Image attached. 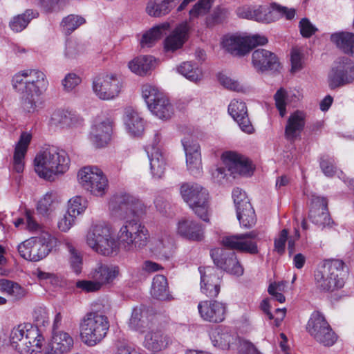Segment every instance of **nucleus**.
Wrapping results in <instances>:
<instances>
[{
    "mask_svg": "<svg viewBox=\"0 0 354 354\" xmlns=\"http://www.w3.org/2000/svg\"><path fill=\"white\" fill-rule=\"evenodd\" d=\"M109 208L113 216L124 221L118 232L121 242L138 249L149 243V232L139 221L147 212L142 201L126 194H115L109 200Z\"/></svg>",
    "mask_w": 354,
    "mask_h": 354,
    "instance_id": "nucleus-1",
    "label": "nucleus"
},
{
    "mask_svg": "<svg viewBox=\"0 0 354 354\" xmlns=\"http://www.w3.org/2000/svg\"><path fill=\"white\" fill-rule=\"evenodd\" d=\"M42 309L35 310V324H21L12 328L10 334L12 348L20 354H41L43 351L44 337L40 327L44 325L41 316Z\"/></svg>",
    "mask_w": 354,
    "mask_h": 354,
    "instance_id": "nucleus-2",
    "label": "nucleus"
},
{
    "mask_svg": "<svg viewBox=\"0 0 354 354\" xmlns=\"http://www.w3.org/2000/svg\"><path fill=\"white\" fill-rule=\"evenodd\" d=\"M84 241L91 250L104 256H111L119 250L114 230L104 223L93 224L86 232Z\"/></svg>",
    "mask_w": 354,
    "mask_h": 354,
    "instance_id": "nucleus-3",
    "label": "nucleus"
},
{
    "mask_svg": "<svg viewBox=\"0 0 354 354\" xmlns=\"http://www.w3.org/2000/svg\"><path fill=\"white\" fill-rule=\"evenodd\" d=\"M109 329L108 317L97 312L86 313L80 323V337L82 343L94 346L106 336Z\"/></svg>",
    "mask_w": 354,
    "mask_h": 354,
    "instance_id": "nucleus-4",
    "label": "nucleus"
},
{
    "mask_svg": "<svg viewBox=\"0 0 354 354\" xmlns=\"http://www.w3.org/2000/svg\"><path fill=\"white\" fill-rule=\"evenodd\" d=\"M180 192L195 215L203 221L209 223L212 211L208 191L196 183H185L181 185Z\"/></svg>",
    "mask_w": 354,
    "mask_h": 354,
    "instance_id": "nucleus-5",
    "label": "nucleus"
},
{
    "mask_svg": "<svg viewBox=\"0 0 354 354\" xmlns=\"http://www.w3.org/2000/svg\"><path fill=\"white\" fill-rule=\"evenodd\" d=\"M345 276L344 263L342 260L327 261L315 272V284L320 290L334 291L344 286Z\"/></svg>",
    "mask_w": 354,
    "mask_h": 354,
    "instance_id": "nucleus-6",
    "label": "nucleus"
},
{
    "mask_svg": "<svg viewBox=\"0 0 354 354\" xmlns=\"http://www.w3.org/2000/svg\"><path fill=\"white\" fill-rule=\"evenodd\" d=\"M26 86L21 96V104L24 110L30 112L42 103V88L44 74L35 69L24 70Z\"/></svg>",
    "mask_w": 354,
    "mask_h": 354,
    "instance_id": "nucleus-7",
    "label": "nucleus"
},
{
    "mask_svg": "<svg viewBox=\"0 0 354 354\" xmlns=\"http://www.w3.org/2000/svg\"><path fill=\"white\" fill-rule=\"evenodd\" d=\"M142 95L151 112L160 120H167L174 113V107L167 96L156 86L145 84Z\"/></svg>",
    "mask_w": 354,
    "mask_h": 354,
    "instance_id": "nucleus-8",
    "label": "nucleus"
},
{
    "mask_svg": "<svg viewBox=\"0 0 354 354\" xmlns=\"http://www.w3.org/2000/svg\"><path fill=\"white\" fill-rule=\"evenodd\" d=\"M77 179L81 186L91 195L104 196L109 189V181L101 169L87 166L82 168L77 174Z\"/></svg>",
    "mask_w": 354,
    "mask_h": 354,
    "instance_id": "nucleus-9",
    "label": "nucleus"
},
{
    "mask_svg": "<svg viewBox=\"0 0 354 354\" xmlns=\"http://www.w3.org/2000/svg\"><path fill=\"white\" fill-rule=\"evenodd\" d=\"M70 159L66 152L59 147H46V180L55 181L69 168Z\"/></svg>",
    "mask_w": 354,
    "mask_h": 354,
    "instance_id": "nucleus-10",
    "label": "nucleus"
},
{
    "mask_svg": "<svg viewBox=\"0 0 354 354\" xmlns=\"http://www.w3.org/2000/svg\"><path fill=\"white\" fill-rule=\"evenodd\" d=\"M306 330L317 342L325 346L333 345L337 340V335L319 312L312 313Z\"/></svg>",
    "mask_w": 354,
    "mask_h": 354,
    "instance_id": "nucleus-11",
    "label": "nucleus"
},
{
    "mask_svg": "<svg viewBox=\"0 0 354 354\" xmlns=\"http://www.w3.org/2000/svg\"><path fill=\"white\" fill-rule=\"evenodd\" d=\"M122 81L115 73H105L97 77L93 82V91L102 100H111L118 96L122 88Z\"/></svg>",
    "mask_w": 354,
    "mask_h": 354,
    "instance_id": "nucleus-12",
    "label": "nucleus"
},
{
    "mask_svg": "<svg viewBox=\"0 0 354 354\" xmlns=\"http://www.w3.org/2000/svg\"><path fill=\"white\" fill-rule=\"evenodd\" d=\"M354 81V63L348 57H342L335 61L328 75V86L331 89L344 86Z\"/></svg>",
    "mask_w": 354,
    "mask_h": 354,
    "instance_id": "nucleus-13",
    "label": "nucleus"
},
{
    "mask_svg": "<svg viewBox=\"0 0 354 354\" xmlns=\"http://www.w3.org/2000/svg\"><path fill=\"white\" fill-rule=\"evenodd\" d=\"M113 120L106 115H100L91 127L89 139L96 148L106 147L111 140Z\"/></svg>",
    "mask_w": 354,
    "mask_h": 354,
    "instance_id": "nucleus-14",
    "label": "nucleus"
},
{
    "mask_svg": "<svg viewBox=\"0 0 354 354\" xmlns=\"http://www.w3.org/2000/svg\"><path fill=\"white\" fill-rule=\"evenodd\" d=\"M211 256L217 267L237 277L243 274L244 269L234 252L221 248H215L212 250Z\"/></svg>",
    "mask_w": 354,
    "mask_h": 354,
    "instance_id": "nucleus-15",
    "label": "nucleus"
},
{
    "mask_svg": "<svg viewBox=\"0 0 354 354\" xmlns=\"http://www.w3.org/2000/svg\"><path fill=\"white\" fill-rule=\"evenodd\" d=\"M253 19L257 21L270 23L285 17L286 19H292L295 15V9H288L276 3L270 6H260L253 8Z\"/></svg>",
    "mask_w": 354,
    "mask_h": 354,
    "instance_id": "nucleus-16",
    "label": "nucleus"
},
{
    "mask_svg": "<svg viewBox=\"0 0 354 354\" xmlns=\"http://www.w3.org/2000/svg\"><path fill=\"white\" fill-rule=\"evenodd\" d=\"M182 144L186 156L187 167L191 174L200 175L202 171L201 147L192 137H185Z\"/></svg>",
    "mask_w": 354,
    "mask_h": 354,
    "instance_id": "nucleus-17",
    "label": "nucleus"
},
{
    "mask_svg": "<svg viewBox=\"0 0 354 354\" xmlns=\"http://www.w3.org/2000/svg\"><path fill=\"white\" fill-rule=\"evenodd\" d=\"M201 274V290L209 297H216L220 292L222 273L213 267L199 268Z\"/></svg>",
    "mask_w": 354,
    "mask_h": 354,
    "instance_id": "nucleus-18",
    "label": "nucleus"
},
{
    "mask_svg": "<svg viewBox=\"0 0 354 354\" xmlns=\"http://www.w3.org/2000/svg\"><path fill=\"white\" fill-rule=\"evenodd\" d=\"M189 30L190 26L187 21L178 24L163 41L165 52L173 53L181 49L189 39Z\"/></svg>",
    "mask_w": 354,
    "mask_h": 354,
    "instance_id": "nucleus-19",
    "label": "nucleus"
},
{
    "mask_svg": "<svg viewBox=\"0 0 354 354\" xmlns=\"http://www.w3.org/2000/svg\"><path fill=\"white\" fill-rule=\"evenodd\" d=\"M256 236L253 232L227 236L222 239L221 243L225 247L231 250L255 254L258 252L257 244L253 241Z\"/></svg>",
    "mask_w": 354,
    "mask_h": 354,
    "instance_id": "nucleus-20",
    "label": "nucleus"
},
{
    "mask_svg": "<svg viewBox=\"0 0 354 354\" xmlns=\"http://www.w3.org/2000/svg\"><path fill=\"white\" fill-rule=\"evenodd\" d=\"M198 309L203 320L218 323L225 319L227 306L218 301H203L198 304Z\"/></svg>",
    "mask_w": 354,
    "mask_h": 354,
    "instance_id": "nucleus-21",
    "label": "nucleus"
},
{
    "mask_svg": "<svg viewBox=\"0 0 354 354\" xmlns=\"http://www.w3.org/2000/svg\"><path fill=\"white\" fill-rule=\"evenodd\" d=\"M228 113L243 132L248 134L254 132V129L248 118L246 104L243 101L232 100L228 106Z\"/></svg>",
    "mask_w": 354,
    "mask_h": 354,
    "instance_id": "nucleus-22",
    "label": "nucleus"
},
{
    "mask_svg": "<svg viewBox=\"0 0 354 354\" xmlns=\"http://www.w3.org/2000/svg\"><path fill=\"white\" fill-rule=\"evenodd\" d=\"M171 344L170 337L158 328L147 331L143 342L144 347L153 354L165 350Z\"/></svg>",
    "mask_w": 354,
    "mask_h": 354,
    "instance_id": "nucleus-23",
    "label": "nucleus"
},
{
    "mask_svg": "<svg viewBox=\"0 0 354 354\" xmlns=\"http://www.w3.org/2000/svg\"><path fill=\"white\" fill-rule=\"evenodd\" d=\"M176 233L192 241H200L204 237V230L200 223L191 218H182L176 224Z\"/></svg>",
    "mask_w": 354,
    "mask_h": 354,
    "instance_id": "nucleus-24",
    "label": "nucleus"
},
{
    "mask_svg": "<svg viewBox=\"0 0 354 354\" xmlns=\"http://www.w3.org/2000/svg\"><path fill=\"white\" fill-rule=\"evenodd\" d=\"M309 217L313 223L320 226H327L330 223V218L327 209V201L324 197L313 196Z\"/></svg>",
    "mask_w": 354,
    "mask_h": 354,
    "instance_id": "nucleus-25",
    "label": "nucleus"
},
{
    "mask_svg": "<svg viewBox=\"0 0 354 354\" xmlns=\"http://www.w3.org/2000/svg\"><path fill=\"white\" fill-rule=\"evenodd\" d=\"M74 345L73 337L64 331L54 332L46 347V354H60L70 351Z\"/></svg>",
    "mask_w": 354,
    "mask_h": 354,
    "instance_id": "nucleus-26",
    "label": "nucleus"
},
{
    "mask_svg": "<svg viewBox=\"0 0 354 354\" xmlns=\"http://www.w3.org/2000/svg\"><path fill=\"white\" fill-rule=\"evenodd\" d=\"M92 278L97 281L101 286L110 285L120 276L119 266L113 264H98L91 272Z\"/></svg>",
    "mask_w": 354,
    "mask_h": 354,
    "instance_id": "nucleus-27",
    "label": "nucleus"
},
{
    "mask_svg": "<svg viewBox=\"0 0 354 354\" xmlns=\"http://www.w3.org/2000/svg\"><path fill=\"white\" fill-rule=\"evenodd\" d=\"M252 64L259 72H265L274 68L278 65L276 55L266 49H257L252 53Z\"/></svg>",
    "mask_w": 354,
    "mask_h": 354,
    "instance_id": "nucleus-28",
    "label": "nucleus"
},
{
    "mask_svg": "<svg viewBox=\"0 0 354 354\" xmlns=\"http://www.w3.org/2000/svg\"><path fill=\"white\" fill-rule=\"evenodd\" d=\"M221 46L225 50L234 55L242 56L248 53L246 36L226 35L222 39Z\"/></svg>",
    "mask_w": 354,
    "mask_h": 354,
    "instance_id": "nucleus-29",
    "label": "nucleus"
},
{
    "mask_svg": "<svg viewBox=\"0 0 354 354\" xmlns=\"http://www.w3.org/2000/svg\"><path fill=\"white\" fill-rule=\"evenodd\" d=\"M31 139V134L23 132L15 145L13 156V169L17 173H21L24 169V158Z\"/></svg>",
    "mask_w": 354,
    "mask_h": 354,
    "instance_id": "nucleus-30",
    "label": "nucleus"
},
{
    "mask_svg": "<svg viewBox=\"0 0 354 354\" xmlns=\"http://www.w3.org/2000/svg\"><path fill=\"white\" fill-rule=\"evenodd\" d=\"M124 123L127 132L132 137H140L145 131V123L143 118L131 109L126 110Z\"/></svg>",
    "mask_w": 354,
    "mask_h": 354,
    "instance_id": "nucleus-31",
    "label": "nucleus"
},
{
    "mask_svg": "<svg viewBox=\"0 0 354 354\" xmlns=\"http://www.w3.org/2000/svg\"><path fill=\"white\" fill-rule=\"evenodd\" d=\"M157 65V60L153 56L141 55L131 59L128 64V68L134 74L145 76L149 71L154 69Z\"/></svg>",
    "mask_w": 354,
    "mask_h": 354,
    "instance_id": "nucleus-32",
    "label": "nucleus"
},
{
    "mask_svg": "<svg viewBox=\"0 0 354 354\" xmlns=\"http://www.w3.org/2000/svg\"><path fill=\"white\" fill-rule=\"evenodd\" d=\"M306 113L301 111H296L291 113L285 128V135L288 140H295L304 128Z\"/></svg>",
    "mask_w": 354,
    "mask_h": 354,
    "instance_id": "nucleus-33",
    "label": "nucleus"
},
{
    "mask_svg": "<svg viewBox=\"0 0 354 354\" xmlns=\"http://www.w3.org/2000/svg\"><path fill=\"white\" fill-rule=\"evenodd\" d=\"M146 151L149 159L150 169L154 178H160L165 173L166 162L160 147H147Z\"/></svg>",
    "mask_w": 354,
    "mask_h": 354,
    "instance_id": "nucleus-34",
    "label": "nucleus"
},
{
    "mask_svg": "<svg viewBox=\"0 0 354 354\" xmlns=\"http://www.w3.org/2000/svg\"><path fill=\"white\" fill-rule=\"evenodd\" d=\"M209 337L212 344L223 350L231 348L237 341L236 337L231 335L227 330L216 327L210 330Z\"/></svg>",
    "mask_w": 354,
    "mask_h": 354,
    "instance_id": "nucleus-35",
    "label": "nucleus"
},
{
    "mask_svg": "<svg viewBox=\"0 0 354 354\" xmlns=\"http://www.w3.org/2000/svg\"><path fill=\"white\" fill-rule=\"evenodd\" d=\"M130 329L144 333L149 328V322L147 317L146 310L142 307L133 308L131 317L128 322Z\"/></svg>",
    "mask_w": 354,
    "mask_h": 354,
    "instance_id": "nucleus-36",
    "label": "nucleus"
},
{
    "mask_svg": "<svg viewBox=\"0 0 354 354\" xmlns=\"http://www.w3.org/2000/svg\"><path fill=\"white\" fill-rule=\"evenodd\" d=\"M330 40L344 53L354 55V34L338 32L331 35Z\"/></svg>",
    "mask_w": 354,
    "mask_h": 354,
    "instance_id": "nucleus-37",
    "label": "nucleus"
},
{
    "mask_svg": "<svg viewBox=\"0 0 354 354\" xmlns=\"http://www.w3.org/2000/svg\"><path fill=\"white\" fill-rule=\"evenodd\" d=\"M169 28V24L165 22L153 26L149 31L143 34L140 40L142 47H151L163 35L165 31Z\"/></svg>",
    "mask_w": 354,
    "mask_h": 354,
    "instance_id": "nucleus-38",
    "label": "nucleus"
},
{
    "mask_svg": "<svg viewBox=\"0 0 354 354\" xmlns=\"http://www.w3.org/2000/svg\"><path fill=\"white\" fill-rule=\"evenodd\" d=\"M174 7L168 0H150L146 7L147 13L153 17H160L168 14Z\"/></svg>",
    "mask_w": 354,
    "mask_h": 354,
    "instance_id": "nucleus-39",
    "label": "nucleus"
},
{
    "mask_svg": "<svg viewBox=\"0 0 354 354\" xmlns=\"http://www.w3.org/2000/svg\"><path fill=\"white\" fill-rule=\"evenodd\" d=\"M151 294L154 298L160 300L169 299L170 298L168 283L165 276L158 274L153 277Z\"/></svg>",
    "mask_w": 354,
    "mask_h": 354,
    "instance_id": "nucleus-40",
    "label": "nucleus"
},
{
    "mask_svg": "<svg viewBox=\"0 0 354 354\" xmlns=\"http://www.w3.org/2000/svg\"><path fill=\"white\" fill-rule=\"evenodd\" d=\"M85 23L86 19L82 16L68 15L60 23L61 30L64 35H69Z\"/></svg>",
    "mask_w": 354,
    "mask_h": 354,
    "instance_id": "nucleus-41",
    "label": "nucleus"
},
{
    "mask_svg": "<svg viewBox=\"0 0 354 354\" xmlns=\"http://www.w3.org/2000/svg\"><path fill=\"white\" fill-rule=\"evenodd\" d=\"M39 13L37 11L27 10L24 14L14 17L10 21V27L16 32H21L28 26L32 19L37 17Z\"/></svg>",
    "mask_w": 354,
    "mask_h": 354,
    "instance_id": "nucleus-42",
    "label": "nucleus"
},
{
    "mask_svg": "<svg viewBox=\"0 0 354 354\" xmlns=\"http://www.w3.org/2000/svg\"><path fill=\"white\" fill-rule=\"evenodd\" d=\"M178 73L191 82H198L203 78L202 71L189 62H183L177 67Z\"/></svg>",
    "mask_w": 354,
    "mask_h": 354,
    "instance_id": "nucleus-43",
    "label": "nucleus"
},
{
    "mask_svg": "<svg viewBox=\"0 0 354 354\" xmlns=\"http://www.w3.org/2000/svg\"><path fill=\"white\" fill-rule=\"evenodd\" d=\"M84 126V119L75 111L66 109L62 129L70 131L80 130Z\"/></svg>",
    "mask_w": 354,
    "mask_h": 354,
    "instance_id": "nucleus-44",
    "label": "nucleus"
},
{
    "mask_svg": "<svg viewBox=\"0 0 354 354\" xmlns=\"http://www.w3.org/2000/svg\"><path fill=\"white\" fill-rule=\"evenodd\" d=\"M59 206V197L55 192L46 194V221L54 218Z\"/></svg>",
    "mask_w": 354,
    "mask_h": 354,
    "instance_id": "nucleus-45",
    "label": "nucleus"
},
{
    "mask_svg": "<svg viewBox=\"0 0 354 354\" xmlns=\"http://www.w3.org/2000/svg\"><path fill=\"white\" fill-rule=\"evenodd\" d=\"M236 216L241 225L243 227L250 228L256 223L254 210L251 205L246 204V207L238 210Z\"/></svg>",
    "mask_w": 354,
    "mask_h": 354,
    "instance_id": "nucleus-46",
    "label": "nucleus"
},
{
    "mask_svg": "<svg viewBox=\"0 0 354 354\" xmlns=\"http://www.w3.org/2000/svg\"><path fill=\"white\" fill-rule=\"evenodd\" d=\"M86 207L87 202L85 198L80 196H75L68 201L67 212L68 214L77 217L83 214Z\"/></svg>",
    "mask_w": 354,
    "mask_h": 354,
    "instance_id": "nucleus-47",
    "label": "nucleus"
},
{
    "mask_svg": "<svg viewBox=\"0 0 354 354\" xmlns=\"http://www.w3.org/2000/svg\"><path fill=\"white\" fill-rule=\"evenodd\" d=\"M173 245L169 239H154L152 240L150 250L156 254L169 256L171 254Z\"/></svg>",
    "mask_w": 354,
    "mask_h": 354,
    "instance_id": "nucleus-48",
    "label": "nucleus"
},
{
    "mask_svg": "<svg viewBox=\"0 0 354 354\" xmlns=\"http://www.w3.org/2000/svg\"><path fill=\"white\" fill-rule=\"evenodd\" d=\"M218 80L220 84L226 89L236 92H244L245 91V87L237 80L225 74H219Z\"/></svg>",
    "mask_w": 354,
    "mask_h": 354,
    "instance_id": "nucleus-49",
    "label": "nucleus"
},
{
    "mask_svg": "<svg viewBox=\"0 0 354 354\" xmlns=\"http://www.w3.org/2000/svg\"><path fill=\"white\" fill-rule=\"evenodd\" d=\"M0 290L17 299H20L24 295V289L18 283L7 279L0 280Z\"/></svg>",
    "mask_w": 354,
    "mask_h": 354,
    "instance_id": "nucleus-50",
    "label": "nucleus"
},
{
    "mask_svg": "<svg viewBox=\"0 0 354 354\" xmlns=\"http://www.w3.org/2000/svg\"><path fill=\"white\" fill-rule=\"evenodd\" d=\"M82 83V77L75 73H67L62 80L63 90L66 93H72Z\"/></svg>",
    "mask_w": 354,
    "mask_h": 354,
    "instance_id": "nucleus-51",
    "label": "nucleus"
},
{
    "mask_svg": "<svg viewBox=\"0 0 354 354\" xmlns=\"http://www.w3.org/2000/svg\"><path fill=\"white\" fill-rule=\"evenodd\" d=\"M213 0H200L189 11V20L207 14L212 7Z\"/></svg>",
    "mask_w": 354,
    "mask_h": 354,
    "instance_id": "nucleus-52",
    "label": "nucleus"
},
{
    "mask_svg": "<svg viewBox=\"0 0 354 354\" xmlns=\"http://www.w3.org/2000/svg\"><path fill=\"white\" fill-rule=\"evenodd\" d=\"M253 168L248 158L240 154V160L236 166L232 175L250 176L252 174Z\"/></svg>",
    "mask_w": 354,
    "mask_h": 354,
    "instance_id": "nucleus-53",
    "label": "nucleus"
},
{
    "mask_svg": "<svg viewBox=\"0 0 354 354\" xmlns=\"http://www.w3.org/2000/svg\"><path fill=\"white\" fill-rule=\"evenodd\" d=\"M221 160L227 170L232 174L240 160V154L234 151H225L222 154Z\"/></svg>",
    "mask_w": 354,
    "mask_h": 354,
    "instance_id": "nucleus-54",
    "label": "nucleus"
},
{
    "mask_svg": "<svg viewBox=\"0 0 354 354\" xmlns=\"http://www.w3.org/2000/svg\"><path fill=\"white\" fill-rule=\"evenodd\" d=\"M66 109H57L50 112L48 125L52 128L62 129Z\"/></svg>",
    "mask_w": 354,
    "mask_h": 354,
    "instance_id": "nucleus-55",
    "label": "nucleus"
},
{
    "mask_svg": "<svg viewBox=\"0 0 354 354\" xmlns=\"http://www.w3.org/2000/svg\"><path fill=\"white\" fill-rule=\"evenodd\" d=\"M291 72L297 73L300 71L304 66V55L297 48H293L290 54Z\"/></svg>",
    "mask_w": 354,
    "mask_h": 354,
    "instance_id": "nucleus-56",
    "label": "nucleus"
},
{
    "mask_svg": "<svg viewBox=\"0 0 354 354\" xmlns=\"http://www.w3.org/2000/svg\"><path fill=\"white\" fill-rule=\"evenodd\" d=\"M275 105L279 114L283 117L286 114L287 93L283 88L279 89L274 96Z\"/></svg>",
    "mask_w": 354,
    "mask_h": 354,
    "instance_id": "nucleus-57",
    "label": "nucleus"
},
{
    "mask_svg": "<svg viewBox=\"0 0 354 354\" xmlns=\"http://www.w3.org/2000/svg\"><path fill=\"white\" fill-rule=\"evenodd\" d=\"M232 198L236 210H240L246 207L247 205H251L248 200L245 192L239 188H234L232 191Z\"/></svg>",
    "mask_w": 354,
    "mask_h": 354,
    "instance_id": "nucleus-58",
    "label": "nucleus"
},
{
    "mask_svg": "<svg viewBox=\"0 0 354 354\" xmlns=\"http://www.w3.org/2000/svg\"><path fill=\"white\" fill-rule=\"evenodd\" d=\"M75 216L66 212L57 222L58 229L63 232H67L75 223Z\"/></svg>",
    "mask_w": 354,
    "mask_h": 354,
    "instance_id": "nucleus-59",
    "label": "nucleus"
},
{
    "mask_svg": "<svg viewBox=\"0 0 354 354\" xmlns=\"http://www.w3.org/2000/svg\"><path fill=\"white\" fill-rule=\"evenodd\" d=\"M71 254L70 262L72 269L77 274L81 272L82 266V258L79 252L72 246L69 247Z\"/></svg>",
    "mask_w": 354,
    "mask_h": 354,
    "instance_id": "nucleus-60",
    "label": "nucleus"
},
{
    "mask_svg": "<svg viewBox=\"0 0 354 354\" xmlns=\"http://www.w3.org/2000/svg\"><path fill=\"white\" fill-rule=\"evenodd\" d=\"M26 229L31 232H37L41 230L42 226L40 225L33 213L29 210L26 211Z\"/></svg>",
    "mask_w": 354,
    "mask_h": 354,
    "instance_id": "nucleus-61",
    "label": "nucleus"
},
{
    "mask_svg": "<svg viewBox=\"0 0 354 354\" xmlns=\"http://www.w3.org/2000/svg\"><path fill=\"white\" fill-rule=\"evenodd\" d=\"M299 28L301 35L307 38L311 37L317 30V28L306 18L300 21Z\"/></svg>",
    "mask_w": 354,
    "mask_h": 354,
    "instance_id": "nucleus-62",
    "label": "nucleus"
},
{
    "mask_svg": "<svg viewBox=\"0 0 354 354\" xmlns=\"http://www.w3.org/2000/svg\"><path fill=\"white\" fill-rule=\"evenodd\" d=\"M30 257L28 260L32 261H38L43 259L44 255V249H43V244L41 243H31L30 248Z\"/></svg>",
    "mask_w": 354,
    "mask_h": 354,
    "instance_id": "nucleus-63",
    "label": "nucleus"
},
{
    "mask_svg": "<svg viewBox=\"0 0 354 354\" xmlns=\"http://www.w3.org/2000/svg\"><path fill=\"white\" fill-rule=\"evenodd\" d=\"M239 352L241 354H262L252 343L245 340L239 342Z\"/></svg>",
    "mask_w": 354,
    "mask_h": 354,
    "instance_id": "nucleus-64",
    "label": "nucleus"
}]
</instances>
